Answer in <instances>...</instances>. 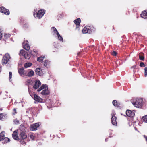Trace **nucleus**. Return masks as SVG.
I'll return each mask as SVG.
<instances>
[{"instance_id": "f257e3e1", "label": "nucleus", "mask_w": 147, "mask_h": 147, "mask_svg": "<svg viewBox=\"0 0 147 147\" xmlns=\"http://www.w3.org/2000/svg\"><path fill=\"white\" fill-rule=\"evenodd\" d=\"M20 142L21 144L24 146L26 145V142L25 139L27 138L26 133L24 131H22L19 134Z\"/></svg>"}, {"instance_id": "f03ea898", "label": "nucleus", "mask_w": 147, "mask_h": 147, "mask_svg": "<svg viewBox=\"0 0 147 147\" xmlns=\"http://www.w3.org/2000/svg\"><path fill=\"white\" fill-rule=\"evenodd\" d=\"M132 103L135 107L138 108H141L143 103V100L139 98H136L135 101L132 102Z\"/></svg>"}, {"instance_id": "7ed1b4c3", "label": "nucleus", "mask_w": 147, "mask_h": 147, "mask_svg": "<svg viewBox=\"0 0 147 147\" xmlns=\"http://www.w3.org/2000/svg\"><path fill=\"white\" fill-rule=\"evenodd\" d=\"M11 58L10 55L8 53L6 54L3 57L2 60V63L3 65H5L9 61Z\"/></svg>"}, {"instance_id": "20e7f679", "label": "nucleus", "mask_w": 147, "mask_h": 147, "mask_svg": "<svg viewBox=\"0 0 147 147\" xmlns=\"http://www.w3.org/2000/svg\"><path fill=\"white\" fill-rule=\"evenodd\" d=\"M81 22V20L80 18H78L75 19L74 21V22L76 25V27L75 30L79 31L80 28V23Z\"/></svg>"}, {"instance_id": "39448f33", "label": "nucleus", "mask_w": 147, "mask_h": 147, "mask_svg": "<svg viewBox=\"0 0 147 147\" xmlns=\"http://www.w3.org/2000/svg\"><path fill=\"white\" fill-rule=\"evenodd\" d=\"M45 11L43 9H41L38 11L36 14V17L39 19L41 18L45 13Z\"/></svg>"}, {"instance_id": "423d86ee", "label": "nucleus", "mask_w": 147, "mask_h": 147, "mask_svg": "<svg viewBox=\"0 0 147 147\" xmlns=\"http://www.w3.org/2000/svg\"><path fill=\"white\" fill-rule=\"evenodd\" d=\"M82 31L84 34H90L92 32V30L90 26H86L82 30Z\"/></svg>"}, {"instance_id": "0eeeda50", "label": "nucleus", "mask_w": 147, "mask_h": 147, "mask_svg": "<svg viewBox=\"0 0 147 147\" xmlns=\"http://www.w3.org/2000/svg\"><path fill=\"white\" fill-rule=\"evenodd\" d=\"M0 12L7 15H9L10 14L9 10L3 6L0 7Z\"/></svg>"}, {"instance_id": "6e6552de", "label": "nucleus", "mask_w": 147, "mask_h": 147, "mask_svg": "<svg viewBox=\"0 0 147 147\" xmlns=\"http://www.w3.org/2000/svg\"><path fill=\"white\" fill-rule=\"evenodd\" d=\"M40 126L39 123H35L32 125L30 127V130L31 131H33L37 129V128Z\"/></svg>"}, {"instance_id": "1a4fd4ad", "label": "nucleus", "mask_w": 147, "mask_h": 147, "mask_svg": "<svg viewBox=\"0 0 147 147\" xmlns=\"http://www.w3.org/2000/svg\"><path fill=\"white\" fill-rule=\"evenodd\" d=\"M12 136L13 139L16 140L18 141L20 140L19 136L18 135V130H15L13 132Z\"/></svg>"}, {"instance_id": "9d476101", "label": "nucleus", "mask_w": 147, "mask_h": 147, "mask_svg": "<svg viewBox=\"0 0 147 147\" xmlns=\"http://www.w3.org/2000/svg\"><path fill=\"white\" fill-rule=\"evenodd\" d=\"M41 82L39 80H36L35 81V84L33 86V88L35 89L38 88L41 85Z\"/></svg>"}, {"instance_id": "9b49d317", "label": "nucleus", "mask_w": 147, "mask_h": 147, "mask_svg": "<svg viewBox=\"0 0 147 147\" xmlns=\"http://www.w3.org/2000/svg\"><path fill=\"white\" fill-rule=\"evenodd\" d=\"M23 48L26 50L28 51L30 49V46L27 41H24L23 42Z\"/></svg>"}, {"instance_id": "f8f14e48", "label": "nucleus", "mask_w": 147, "mask_h": 147, "mask_svg": "<svg viewBox=\"0 0 147 147\" xmlns=\"http://www.w3.org/2000/svg\"><path fill=\"white\" fill-rule=\"evenodd\" d=\"M116 117L114 115H112L111 118V121L112 124L114 125H117V122L116 121Z\"/></svg>"}, {"instance_id": "ddd939ff", "label": "nucleus", "mask_w": 147, "mask_h": 147, "mask_svg": "<svg viewBox=\"0 0 147 147\" xmlns=\"http://www.w3.org/2000/svg\"><path fill=\"white\" fill-rule=\"evenodd\" d=\"M33 98L35 100L40 103L42 102L43 101L42 99L37 95H35V97H34Z\"/></svg>"}, {"instance_id": "4468645a", "label": "nucleus", "mask_w": 147, "mask_h": 147, "mask_svg": "<svg viewBox=\"0 0 147 147\" xmlns=\"http://www.w3.org/2000/svg\"><path fill=\"white\" fill-rule=\"evenodd\" d=\"M126 115L129 117H132L134 115V113L130 110H127L126 111Z\"/></svg>"}, {"instance_id": "2eb2a0df", "label": "nucleus", "mask_w": 147, "mask_h": 147, "mask_svg": "<svg viewBox=\"0 0 147 147\" xmlns=\"http://www.w3.org/2000/svg\"><path fill=\"white\" fill-rule=\"evenodd\" d=\"M48 88H47V89L46 88L42 91L41 94L45 95H47L49 94L50 93V91L48 90Z\"/></svg>"}, {"instance_id": "dca6fc26", "label": "nucleus", "mask_w": 147, "mask_h": 147, "mask_svg": "<svg viewBox=\"0 0 147 147\" xmlns=\"http://www.w3.org/2000/svg\"><path fill=\"white\" fill-rule=\"evenodd\" d=\"M36 74L40 76H42L43 74L42 70L40 68H36L35 70Z\"/></svg>"}, {"instance_id": "f3484780", "label": "nucleus", "mask_w": 147, "mask_h": 147, "mask_svg": "<svg viewBox=\"0 0 147 147\" xmlns=\"http://www.w3.org/2000/svg\"><path fill=\"white\" fill-rule=\"evenodd\" d=\"M112 103L114 106L117 107H120L122 106L121 104L119 103H118L117 101L116 100L113 101L112 102Z\"/></svg>"}, {"instance_id": "a211bd4d", "label": "nucleus", "mask_w": 147, "mask_h": 147, "mask_svg": "<svg viewBox=\"0 0 147 147\" xmlns=\"http://www.w3.org/2000/svg\"><path fill=\"white\" fill-rule=\"evenodd\" d=\"M139 57L140 59L142 61H144V55L143 53H140L139 54Z\"/></svg>"}, {"instance_id": "6ab92c4d", "label": "nucleus", "mask_w": 147, "mask_h": 147, "mask_svg": "<svg viewBox=\"0 0 147 147\" xmlns=\"http://www.w3.org/2000/svg\"><path fill=\"white\" fill-rule=\"evenodd\" d=\"M5 137V132L3 131L0 133V141H3V138Z\"/></svg>"}, {"instance_id": "aec40b11", "label": "nucleus", "mask_w": 147, "mask_h": 147, "mask_svg": "<svg viewBox=\"0 0 147 147\" xmlns=\"http://www.w3.org/2000/svg\"><path fill=\"white\" fill-rule=\"evenodd\" d=\"M141 17L144 18H147V12L145 11H144L140 15Z\"/></svg>"}, {"instance_id": "412c9836", "label": "nucleus", "mask_w": 147, "mask_h": 147, "mask_svg": "<svg viewBox=\"0 0 147 147\" xmlns=\"http://www.w3.org/2000/svg\"><path fill=\"white\" fill-rule=\"evenodd\" d=\"M24 69L23 68H20L18 70V73L20 75L22 76L24 75Z\"/></svg>"}, {"instance_id": "4be33fe9", "label": "nucleus", "mask_w": 147, "mask_h": 147, "mask_svg": "<svg viewBox=\"0 0 147 147\" xmlns=\"http://www.w3.org/2000/svg\"><path fill=\"white\" fill-rule=\"evenodd\" d=\"M34 75V72L32 70H30L29 72L28 73V74L27 75L29 77H32Z\"/></svg>"}, {"instance_id": "5701e85b", "label": "nucleus", "mask_w": 147, "mask_h": 147, "mask_svg": "<svg viewBox=\"0 0 147 147\" xmlns=\"http://www.w3.org/2000/svg\"><path fill=\"white\" fill-rule=\"evenodd\" d=\"M45 56H41L39 57H38L37 58V60L39 62H42L44 58H45Z\"/></svg>"}, {"instance_id": "b1692460", "label": "nucleus", "mask_w": 147, "mask_h": 147, "mask_svg": "<svg viewBox=\"0 0 147 147\" xmlns=\"http://www.w3.org/2000/svg\"><path fill=\"white\" fill-rule=\"evenodd\" d=\"M24 56V58L27 59H28L30 57V55L27 53H25Z\"/></svg>"}, {"instance_id": "393cba45", "label": "nucleus", "mask_w": 147, "mask_h": 147, "mask_svg": "<svg viewBox=\"0 0 147 147\" xmlns=\"http://www.w3.org/2000/svg\"><path fill=\"white\" fill-rule=\"evenodd\" d=\"M32 65V64L30 63H25L24 66L25 68H27V67H30Z\"/></svg>"}, {"instance_id": "a878e982", "label": "nucleus", "mask_w": 147, "mask_h": 147, "mask_svg": "<svg viewBox=\"0 0 147 147\" xmlns=\"http://www.w3.org/2000/svg\"><path fill=\"white\" fill-rule=\"evenodd\" d=\"M29 92L30 95L32 98H33L34 97H35V95H36V94H34L33 92L30 90L29 89Z\"/></svg>"}, {"instance_id": "bb28decb", "label": "nucleus", "mask_w": 147, "mask_h": 147, "mask_svg": "<svg viewBox=\"0 0 147 147\" xmlns=\"http://www.w3.org/2000/svg\"><path fill=\"white\" fill-rule=\"evenodd\" d=\"M50 64V61L47 60H46L44 63V66L46 67H47Z\"/></svg>"}, {"instance_id": "cd10ccee", "label": "nucleus", "mask_w": 147, "mask_h": 147, "mask_svg": "<svg viewBox=\"0 0 147 147\" xmlns=\"http://www.w3.org/2000/svg\"><path fill=\"white\" fill-rule=\"evenodd\" d=\"M32 53L33 55L36 56L38 54V51L34 49V50L32 51Z\"/></svg>"}, {"instance_id": "c85d7f7f", "label": "nucleus", "mask_w": 147, "mask_h": 147, "mask_svg": "<svg viewBox=\"0 0 147 147\" xmlns=\"http://www.w3.org/2000/svg\"><path fill=\"white\" fill-rule=\"evenodd\" d=\"M46 87V85H42L40 88H39V89H38L37 90V91L38 92H39L42 90L43 89L45 88V87Z\"/></svg>"}, {"instance_id": "c756f323", "label": "nucleus", "mask_w": 147, "mask_h": 147, "mask_svg": "<svg viewBox=\"0 0 147 147\" xmlns=\"http://www.w3.org/2000/svg\"><path fill=\"white\" fill-rule=\"evenodd\" d=\"M51 29L53 30V32L54 33H56L57 34H59V32L54 27H52L51 28Z\"/></svg>"}, {"instance_id": "7c9ffc66", "label": "nucleus", "mask_w": 147, "mask_h": 147, "mask_svg": "<svg viewBox=\"0 0 147 147\" xmlns=\"http://www.w3.org/2000/svg\"><path fill=\"white\" fill-rule=\"evenodd\" d=\"M57 36L58 37V39H59L60 41H62L63 42V38L60 35L59 33L58 34H57Z\"/></svg>"}, {"instance_id": "2f4dec72", "label": "nucleus", "mask_w": 147, "mask_h": 147, "mask_svg": "<svg viewBox=\"0 0 147 147\" xmlns=\"http://www.w3.org/2000/svg\"><path fill=\"white\" fill-rule=\"evenodd\" d=\"M142 119L144 122L147 123V115L143 117Z\"/></svg>"}, {"instance_id": "473e14b6", "label": "nucleus", "mask_w": 147, "mask_h": 147, "mask_svg": "<svg viewBox=\"0 0 147 147\" xmlns=\"http://www.w3.org/2000/svg\"><path fill=\"white\" fill-rule=\"evenodd\" d=\"M5 143H7L10 141V139L7 137H5L3 138V140Z\"/></svg>"}, {"instance_id": "72a5a7b5", "label": "nucleus", "mask_w": 147, "mask_h": 147, "mask_svg": "<svg viewBox=\"0 0 147 147\" xmlns=\"http://www.w3.org/2000/svg\"><path fill=\"white\" fill-rule=\"evenodd\" d=\"M5 117L3 113L0 114V120H2Z\"/></svg>"}, {"instance_id": "f704fd0d", "label": "nucleus", "mask_w": 147, "mask_h": 147, "mask_svg": "<svg viewBox=\"0 0 147 147\" xmlns=\"http://www.w3.org/2000/svg\"><path fill=\"white\" fill-rule=\"evenodd\" d=\"M17 113L16 111V108H14L13 110L12 114L13 115H15V114Z\"/></svg>"}, {"instance_id": "c9c22d12", "label": "nucleus", "mask_w": 147, "mask_h": 147, "mask_svg": "<svg viewBox=\"0 0 147 147\" xmlns=\"http://www.w3.org/2000/svg\"><path fill=\"white\" fill-rule=\"evenodd\" d=\"M144 76L146 77L147 75V67H146L144 68Z\"/></svg>"}, {"instance_id": "e433bc0d", "label": "nucleus", "mask_w": 147, "mask_h": 147, "mask_svg": "<svg viewBox=\"0 0 147 147\" xmlns=\"http://www.w3.org/2000/svg\"><path fill=\"white\" fill-rule=\"evenodd\" d=\"M35 137L33 134H31L30 136V138L32 140H33L35 139Z\"/></svg>"}, {"instance_id": "4c0bfd02", "label": "nucleus", "mask_w": 147, "mask_h": 147, "mask_svg": "<svg viewBox=\"0 0 147 147\" xmlns=\"http://www.w3.org/2000/svg\"><path fill=\"white\" fill-rule=\"evenodd\" d=\"M117 54V52L115 51H113L111 53L112 55L114 56H116Z\"/></svg>"}, {"instance_id": "58836bf2", "label": "nucleus", "mask_w": 147, "mask_h": 147, "mask_svg": "<svg viewBox=\"0 0 147 147\" xmlns=\"http://www.w3.org/2000/svg\"><path fill=\"white\" fill-rule=\"evenodd\" d=\"M140 66L141 67H145V65L144 64L143 62H141L140 64Z\"/></svg>"}, {"instance_id": "ea45409f", "label": "nucleus", "mask_w": 147, "mask_h": 147, "mask_svg": "<svg viewBox=\"0 0 147 147\" xmlns=\"http://www.w3.org/2000/svg\"><path fill=\"white\" fill-rule=\"evenodd\" d=\"M9 79L10 80L12 78V73L11 72H9Z\"/></svg>"}, {"instance_id": "a19ab883", "label": "nucleus", "mask_w": 147, "mask_h": 147, "mask_svg": "<svg viewBox=\"0 0 147 147\" xmlns=\"http://www.w3.org/2000/svg\"><path fill=\"white\" fill-rule=\"evenodd\" d=\"M32 82V80H27V82L29 84H30Z\"/></svg>"}, {"instance_id": "79ce46f5", "label": "nucleus", "mask_w": 147, "mask_h": 147, "mask_svg": "<svg viewBox=\"0 0 147 147\" xmlns=\"http://www.w3.org/2000/svg\"><path fill=\"white\" fill-rule=\"evenodd\" d=\"M2 34L1 33V32H0V40H1L2 37Z\"/></svg>"}, {"instance_id": "37998d69", "label": "nucleus", "mask_w": 147, "mask_h": 147, "mask_svg": "<svg viewBox=\"0 0 147 147\" xmlns=\"http://www.w3.org/2000/svg\"><path fill=\"white\" fill-rule=\"evenodd\" d=\"M136 65H133L132 67H131V68H133L134 69H135L136 68Z\"/></svg>"}, {"instance_id": "c03bdc74", "label": "nucleus", "mask_w": 147, "mask_h": 147, "mask_svg": "<svg viewBox=\"0 0 147 147\" xmlns=\"http://www.w3.org/2000/svg\"><path fill=\"white\" fill-rule=\"evenodd\" d=\"M23 50H21V51H20V53H21L22 52H23Z\"/></svg>"}, {"instance_id": "a18cd8bd", "label": "nucleus", "mask_w": 147, "mask_h": 147, "mask_svg": "<svg viewBox=\"0 0 147 147\" xmlns=\"http://www.w3.org/2000/svg\"><path fill=\"white\" fill-rule=\"evenodd\" d=\"M35 15V12H34V13H33V15H34V16Z\"/></svg>"}, {"instance_id": "49530a36", "label": "nucleus", "mask_w": 147, "mask_h": 147, "mask_svg": "<svg viewBox=\"0 0 147 147\" xmlns=\"http://www.w3.org/2000/svg\"><path fill=\"white\" fill-rule=\"evenodd\" d=\"M0 110H1V111H2V108H1V109H0Z\"/></svg>"}]
</instances>
